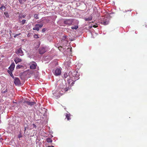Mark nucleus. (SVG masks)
I'll list each match as a JSON object with an SVG mask.
<instances>
[{
  "label": "nucleus",
  "instance_id": "obj_28",
  "mask_svg": "<svg viewBox=\"0 0 147 147\" xmlns=\"http://www.w3.org/2000/svg\"><path fill=\"white\" fill-rule=\"evenodd\" d=\"M67 37V36H63V40H66V38Z\"/></svg>",
  "mask_w": 147,
  "mask_h": 147
},
{
  "label": "nucleus",
  "instance_id": "obj_25",
  "mask_svg": "<svg viewBox=\"0 0 147 147\" xmlns=\"http://www.w3.org/2000/svg\"><path fill=\"white\" fill-rule=\"evenodd\" d=\"M22 66V65H18L16 66V68L18 69H20Z\"/></svg>",
  "mask_w": 147,
  "mask_h": 147
},
{
  "label": "nucleus",
  "instance_id": "obj_19",
  "mask_svg": "<svg viewBox=\"0 0 147 147\" xmlns=\"http://www.w3.org/2000/svg\"><path fill=\"white\" fill-rule=\"evenodd\" d=\"M6 8L4 5H2L0 7V9L2 11H5Z\"/></svg>",
  "mask_w": 147,
  "mask_h": 147
},
{
  "label": "nucleus",
  "instance_id": "obj_13",
  "mask_svg": "<svg viewBox=\"0 0 147 147\" xmlns=\"http://www.w3.org/2000/svg\"><path fill=\"white\" fill-rule=\"evenodd\" d=\"M109 23V21L106 18L102 21L101 22V24L103 25H105L108 24Z\"/></svg>",
  "mask_w": 147,
  "mask_h": 147
},
{
  "label": "nucleus",
  "instance_id": "obj_30",
  "mask_svg": "<svg viewBox=\"0 0 147 147\" xmlns=\"http://www.w3.org/2000/svg\"><path fill=\"white\" fill-rule=\"evenodd\" d=\"M7 89H6L5 90L2 92V93H5L7 92Z\"/></svg>",
  "mask_w": 147,
  "mask_h": 147
},
{
  "label": "nucleus",
  "instance_id": "obj_21",
  "mask_svg": "<svg viewBox=\"0 0 147 147\" xmlns=\"http://www.w3.org/2000/svg\"><path fill=\"white\" fill-rule=\"evenodd\" d=\"M26 20H22V21H20V23H21V24L22 25H23L25 24L26 22Z\"/></svg>",
  "mask_w": 147,
  "mask_h": 147
},
{
  "label": "nucleus",
  "instance_id": "obj_27",
  "mask_svg": "<svg viewBox=\"0 0 147 147\" xmlns=\"http://www.w3.org/2000/svg\"><path fill=\"white\" fill-rule=\"evenodd\" d=\"M4 15H5L6 17L7 18H8L9 17L8 15V13H6V12H5L4 13Z\"/></svg>",
  "mask_w": 147,
  "mask_h": 147
},
{
  "label": "nucleus",
  "instance_id": "obj_12",
  "mask_svg": "<svg viewBox=\"0 0 147 147\" xmlns=\"http://www.w3.org/2000/svg\"><path fill=\"white\" fill-rule=\"evenodd\" d=\"M53 94L54 95V96L57 98H59V97L60 96L59 92H58L57 90L55 91V92H53Z\"/></svg>",
  "mask_w": 147,
  "mask_h": 147
},
{
  "label": "nucleus",
  "instance_id": "obj_3",
  "mask_svg": "<svg viewBox=\"0 0 147 147\" xmlns=\"http://www.w3.org/2000/svg\"><path fill=\"white\" fill-rule=\"evenodd\" d=\"M76 73V74L75 75H74V76H72V78H70L69 79L67 80L68 84H70L71 83V86H73L74 84V81L73 80V78L75 77V79H76L77 78L78 76V74H77Z\"/></svg>",
  "mask_w": 147,
  "mask_h": 147
},
{
  "label": "nucleus",
  "instance_id": "obj_34",
  "mask_svg": "<svg viewBox=\"0 0 147 147\" xmlns=\"http://www.w3.org/2000/svg\"><path fill=\"white\" fill-rule=\"evenodd\" d=\"M20 34V33L19 34ZM18 35H19V34H16V35L14 37H15L16 36H18Z\"/></svg>",
  "mask_w": 147,
  "mask_h": 147
},
{
  "label": "nucleus",
  "instance_id": "obj_10",
  "mask_svg": "<svg viewBox=\"0 0 147 147\" xmlns=\"http://www.w3.org/2000/svg\"><path fill=\"white\" fill-rule=\"evenodd\" d=\"M61 70L59 68H57L55 69L54 72V75L56 76H59L61 75Z\"/></svg>",
  "mask_w": 147,
  "mask_h": 147
},
{
  "label": "nucleus",
  "instance_id": "obj_14",
  "mask_svg": "<svg viewBox=\"0 0 147 147\" xmlns=\"http://www.w3.org/2000/svg\"><path fill=\"white\" fill-rule=\"evenodd\" d=\"M15 67V65L14 63H12L9 67V70L13 71Z\"/></svg>",
  "mask_w": 147,
  "mask_h": 147
},
{
  "label": "nucleus",
  "instance_id": "obj_31",
  "mask_svg": "<svg viewBox=\"0 0 147 147\" xmlns=\"http://www.w3.org/2000/svg\"><path fill=\"white\" fill-rule=\"evenodd\" d=\"M22 137V136L21 134H19V135H18V138H21Z\"/></svg>",
  "mask_w": 147,
  "mask_h": 147
},
{
  "label": "nucleus",
  "instance_id": "obj_2",
  "mask_svg": "<svg viewBox=\"0 0 147 147\" xmlns=\"http://www.w3.org/2000/svg\"><path fill=\"white\" fill-rule=\"evenodd\" d=\"M76 73H77L76 71H73V72L69 71V73H68V75L66 73H64L63 74V76L64 78H67V79H69L70 78H72V76H74V75L76 74Z\"/></svg>",
  "mask_w": 147,
  "mask_h": 147
},
{
  "label": "nucleus",
  "instance_id": "obj_11",
  "mask_svg": "<svg viewBox=\"0 0 147 147\" xmlns=\"http://www.w3.org/2000/svg\"><path fill=\"white\" fill-rule=\"evenodd\" d=\"M14 80V82L16 85H18L20 84V81L18 78L16 77Z\"/></svg>",
  "mask_w": 147,
  "mask_h": 147
},
{
  "label": "nucleus",
  "instance_id": "obj_16",
  "mask_svg": "<svg viewBox=\"0 0 147 147\" xmlns=\"http://www.w3.org/2000/svg\"><path fill=\"white\" fill-rule=\"evenodd\" d=\"M71 115L70 113H67L66 114V117L67 118V119L68 120H69L71 119V118L70 116Z\"/></svg>",
  "mask_w": 147,
  "mask_h": 147
},
{
  "label": "nucleus",
  "instance_id": "obj_24",
  "mask_svg": "<svg viewBox=\"0 0 147 147\" xmlns=\"http://www.w3.org/2000/svg\"><path fill=\"white\" fill-rule=\"evenodd\" d=\"M34 17L36 19H38L39 18L38 16V15L37 14H35L34 15Z\"/></svg>",
  "mask_w": 147,
  "mask_h": 147
},
{
  "label": "nucleus",
  "instance_id": "obj_9",
  "mask_svg": "<svg viewBox=\"0 0 147 147\" xmlns=\"http://www.w3.org/2000/svg\"><path fill=\"white\" fill-rule=\"evenodd\" d=\"M73 20V19H68L64 21V23L66 24L70 25L72 24Z\"/></svg>",
  "mask_w": 147,
  "mask_h": 147
},
{
  "label": "nucleus",
  "instance_id": "obj_26",
  "mask_svg": "<svg viewBox=\"0 0 147 147\" xmlns=\"http://www.w3.org/2000/svg\"><path fill=\"white\" fill-rule=\"evenodd\" d=\"M34 37L35 38H39L38 34H35L34 35Z\"/></svg>",
  "mask_w": 147,
  "mask_h": 147
},
{
  "label": "nucleus",
  "instance_id": "obj_15",
  "mask_svg": "<svg viewBox=\"0 0 147 147\" xmlns=\"http://www.w3.org/2000/svg\"><path fill=\"white\" fill-rule=\"evenodd\" d=\"M15 61L16 63L17 64L19 62H20L22 61V60L21 59H20L19 57H16L14 60Z\"/></svg>",
  "mask_w": 147,
  "mask_h": 147
},
{
  "label": "nucleus",
  "instance_id": "obj_8",
  "mask_svg": "<svg viewBox=\"0 0 147 147\" xmlns=\"http://www.w3.org/2000/svg\"><path fill=\"white\" fill-rule=\"evenodd\" d=\"M16 53L19 56H22L24 55V53L22 50V48H19L16 51Z\"/></svg>",
  "mask_w": 147,
  "mask_h": 147
},
{
  "label": "nucleus",
  "instance_id": "obj_6",
  "mask_svg": "<svg viewBox=\"0 0 147 147\" xmlns=\"http://www.w3.org/2000/svg\"><path fill=\"white\" fill-rule=\"evenodd\" d=\"M31 69H36L37 66V64L35 61H32L29 64Z\"/></svg>",
  "mask_w": 147,
  "mask_h": 147
},
{
  "label": "nucleus",
  "instance_id": "obj_1",
  "mask_svg": "<svg viewBox=\"0 0 147 147\" xmlns=\"http://www.w3.org/2000/svg\"><path fill=\"white\" fill-rule=\"evenodd\" d=\"M22 105L26 107L28 105L32 106L34 105L35 103L34 102H30L29 100H23L21 102Z\"/></svg>",
  "mask_w": 147,
  "mask_h": 147
},
{
  "label": "nucleus",
  "instance_id": "obj_22",
  "mask_svg": "<svg viewBox=\"0 0 147 147\" xmlns=\"http://www.w3.org/2000/svg\"><path fill=\"white\" fill-rule=\"evenodd\" d=\"M92 19V17H89L88 18H86L84 19L85 21H90Z\"/></svg>",
  "mask_w": 147,
  "mask_h": 147
},
{
  "label": "nucleus",
  "instance_id": "obj_4",
  "mask_svg": "<svg viewBox=\"0 0 147 147\" xmlns=\"http://www.w3.org/2000/svg\"><path fill=\"white\" fill-rule=\"evenodd\" d=\"M60 88L61 90L59 92L61 95L66 92L69 89V87H67L66 86H63V84H62Z\"/></svg>",
  "mask_w": 147,
  "mask_h": 147
},
{
  "label": "nucleus",
  "instance_id": "obj_5",
  "mask_svg": "<svg viewBox=\"0 0 147 147\" xmlns=\"http://www.w3.org/2000/svg\"><path fill=\"white\" fill-rule=\"evenodd\" d=\"M43 26V24H36L35 25V27L33 28V30L39 31L40 30V28H41Z\"/></svg>",
  "mask_w": 147,
  "mask_h": 147
},
{
  "label": "nucleus",
  "instance_id": "obj_23",
  "mask_svg": "<svg viewBox=\"0 0 147 147\" xmlns=\"http://www.w3.org/2000/svg\"><path fill=\"white\" fill-rule=\"evenodd\" d=\"M78 27L77 25H75V26H72L71 27V28L74 30V29L75 30H76V29H77L78 28Z\"/></svg>",
  "mask_w": 147,
  "mask_h": 147
},
{
  "label": "nucleus",
  "instance_id": "obj_7",
  "mask_svg": "<svg viewBox=\"0 0 147 147\" xmlns=\"http://www.w3.org/2000/svg\"><path fill=\"white\" fill-rule=\"evenodd\" d=\"M47 48L46 47H40L39 49V53L40 54H43L47 51Z\"/></svg>",
  "mask_w": 147,
  "mask_h": 147
},
{
  "label": "nucleus",
  "instance_id": "obj_18",
  "mask_svg": "<svg viewBox=\"0 0 147 147\" xmlns=\"http://www.w3.org/2000/svg\"><path fill=\"white\" fill-rule=\"evenodd\" d=\"M13 71H11L9 70H7V72L10 74V76L12 77L13 78L14 76L12 74V72Z\"/></svg>",
  "mask_w": 147,
  "mask_h": 147
},
{
  "label": "nucleus",
  "instance_id": "obj_32",
  "mask_svg": "<svg viewBox=\"0 0 147 147\" xmlns=\"http://www.w3.org/2000/svg\"><path fill=\"white\" fill-rule=\"evenodd\" d=\"M33 126L35 128H36V125H35V124H34V123L32 124Z\"/></svg>",
  "mask_w": 147,
  "mask_h": 147
},
{
  "label": "nucleus",
  "instance_id": "obj_17",
  "mask_svg": "<svg viewBox=\"0 0 147 147\" xmlns=\"http://www.w3.org/2000/svg\"><path fill=\"white\" fill-rule=\"evenodd\" d=\"M26 16V15H22L21 14H19L18 16L19 19H22V18H24Z\"/></svg>",
  "mask_w": 147,
  "mask_h": 147
},
{
  "label": "nucleus",
  "instance_id": "obj_33",
  "mask_svg": "<svg viewBox=\"0 0 147 147\" xmlns=\"http://www.w3.org/2000/svg\"><path fill=\"white\" fill-rule=\"evenodd\" d=\"M93 27L94 28H96L98 27V26H97V25H93Z\"/></svg>",
  "mask_w": 147,
  "mask_h": 147
},
{
  "label": "nucleus",
  "instance_id": "obj_29",
  "mask_svg": "<svg viewBox=\"0 0 147 147\" xmlns=\"http://www.w3.org/2000/svg\"><path fill=\"white\" fill-rule=\"evenodd\" d=\"M46 29H45V28H43L42 30V32H44L45 31H46Z\"/></svg>",
  "mask_w": 147,
  "mask_h": 147
},
{
  "label": "nucleus",
  "instance_id": "obj_35",
  "mask_svg": "<svg viewBox=\"0 0 147 147\" xmlns=\"http://www.w3.org/2000/svg\"><path fill=\"white\" fill-rule=\"evenodd\" d=\"M47 147H55L53 146H47Z\"/></svg>",
  "mask_w": 147,
  "mask_h": 147
},
{
  "label": "nucleus",
  "instance_id": "obj_20",
  "mask_svg": "<svg viewBox=\"0 0 147 147\" xmlns=\"http://www.w3.org/2000/svg\"><path fill=\"white\" fill-rule=\"evenodd\" d=\"M46 140L47 142L48 143L52 142V140H51V138H47Z\"/></svg>",
  "mask_w": 147,
  "mask_h": 147
}]
</instances>
